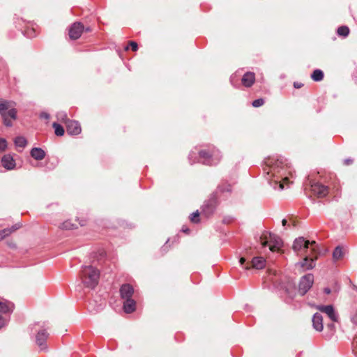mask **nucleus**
I'll return each instance as SVG.
<instances>
[{
    "label": "nucleus",
    "instance_id": "c85d7f7f",
    "mask_svg": "<svg viewBox=\"0 0 357 357\" xmlns=\"http://www.w3.org/2000/svg\"><path fill=\"white\" fill-rule=\"evenodd\" d=\"M60 228L62 229H74V225L69 221H66L60 225Z\"/></svg>",
    "mask_w": 357,
    "mask_h": 357
},
{
    "label": "nucleus",
    "instance_id": "79ce46f5",
    "mask_svg": "<svg viewBox=\"0 0 357 357\" xmlns=\"http://www.w3.org/2000/svg\"><path fill=\"white\" fill-rule=\"evenodd\" d=\"M324 293H326V294H329L331 293V289L329 288H325Z\"/></svg>",
    "mask_w": 357,
    "mask_h": 357
},
{
    "label": "nucleus",
    "instance_id": "f3484780",
    "mask_svg": "<svg viewBox=\"0 0 357 357\" xmlns=\"http://www.w3.org/2000/svg\"><path fill=\"white\" fill-rule=\"evenodd\" d=\"M255 81V75L252 72L245 73L241 79L242 84L245 87H250L254 84Z\"/></svg>",
    "mask_w": 357,
    "mask_h": 357
},
{
    "label": "nucleus",
    "instance_id": "6ab92c4d",
    "mask_svg": "<svg viewBox=\"0 0 357 357\" xmlns=\"http://www.w3.org/2000/svg\"><path fill=\"white\" fill-rule=\"evenodd\" d=\"M136 309V302L132 298L125 299L123 302V310L126 313L130 314Z\"/></svg>",
    "mask_w": 357,
    "mask_h": 357
},
{
    "label": "nucleus",
    "instance_id": "a211bd4d",
    "mask_svg": "<svg viewBox=\"0 0 357 357\" xmlns=\"http://www.w3.org/2000/svg\"><path fill=\"white\" fill-rule=\"evenodd\" d=\"M1 164L3 167L10 170L15 167V162L13 157L10 155H5L1 159Z\"/></svg>",
    "mask_w": 357,
    "mask_h": 357
},
{
    "label": "nucleus",
    "instance_id": "bb28decb",
    "mask_svg": "<svg viewBox=\"0 0 357 357\" xmlns=\"http://www.w3.org/2000/svg\"><path fill=\"white\" fill-rule=\"evenodd\" d=\"M337 33L339 36L346 37L349 33V29L346 26H342L337 29Z\"/></svg>",
    "mask_w": 357,
    "mask_h": 357
},
{
    "label": "nucleus",
    "instance_id": "dca6fc26",
    "mask_svg": "<svg viewBox=\"0 0 357 357\" xmlns=\"http://www.w3.org/2000/svg\"><path fill=\"white\" fill-rule=\"evenodd\" d=\"M312 326L313 328L319 332L323 331L324 324H323V317L321 314L317 312L312 317Z\"/></svg>",
    "mask_w": 357,
    "mask_h": 357
},
{
    "label": "nucleus",
    "instance_id": "f257e3e1",
    "mask_svg": "<svg viewBox=\"0 0 357 357\" xmlns=\"http://www.w3.org/2000/svg\"><path fill=\"white\" fill-rule=\"evenodd\" d=\"M265 171H266L267 175H270V176L275 178L273 181V183L270 181V184L273 185V188L275 189L278 185L280 190H283L284 184L281 182L280 178H282L283 181H287L288 178L284 172L282 162L278 160L274 165L268 167V169H265Z\"/></svg>",
    "mask_w": 357,
    "mask_h": 357
},
{
    "label": "nucleus",
    "instance_id": "0eeeda50",
    "mask_svg": "<svg viewBox=\"0 0 357 357\" xmlns=\"http://www.w3.org/2000/svg\"><path fill=\"white\" fill-rule=\"evenodd\" d=\"M314 282V276L312 274H307L303 276L299 282L298 284V293L303 296L309 289L312 287Z\"/></svg>",
    "mask_w": 357,
    "mask_h": 357
},
{
    "label": "nucleus",
    "instance_id": "37998d69",
    "mask_svg": "<svg viewBox=\"0 0 357 357\" xmlns=\"http://www.w3.org/2000/svg\"><path fill=\"white\" fill-rule=\"evenodd\" d=\"M221 191H225V190L223 189H221L220 190ZM225 190L228 191V192H230L231 191V188H230V186L229 185L227 189H225Z\"/></svg>",
    "mask_w": 357,
    "mask_h": 357
},
{
    "label": "nucleus",
    "instance_id": "58836bf2",
    "mask_svg": "<svg viewBox=\"0 0 357 357\" xmlns=\"http://www.w3.org/2000/svg\"><path fill=\"white\" fill-rule=\"evenodd\" d=\"M352 162H353V160L351 159H345L344 160V164L346 165H349L351 164Z\"/></svg>",
    "mask_w": 357,
    "mask_h": 357
},
{
    "label": "nucleus",
    "instance_id": "f8f14e48",
    "mask_svg": "<svg viewBox=\"0 0 357 357\" xmlns=\"http://www.w3.org/2000/svg\"><path fill=\"white\" fill-rule=\"evenodd\" d=\"M84 26L80 22L74 23L69 29V36L71 39L76 40L81 36Z\"/></svg>",
    "mask_w": 357,
    "mask_h": 357
},
{
    "label": "nucleus",
    "instance_id": "8fccbe9b",
    "mask_svg": "<svg viewBox=\"0 0 357 357\" xmlns=\"http://www.w3.org/2000/svg\"><path fill=\"white\" fill-rule=\"evenodd\" d=\"M355 289H356V290H357V287H355Z\"/></svg>",
    "mask_w": 357,
    "mask_h": 357
},
{
    "label": "nucleus",
    "instance_id": "f03ea898",
    "mask_svg": "<svg viewBox=\"0 0 357 357\" xmlns=\"http://www.w3.org/2000/svg\"><path fill=\"white\" fill-rule=\"evenodd\" d=\"M80 277L86 287L94 289L98 283L100 273L92 266H83L80 271Z\"/></svg>",
    "mask_w": 357,
    "mask_h": 357
},
{
    "label": "nucleus",
    "instance_id": "412c9836",
    "mask_svg": "<svg viewBox=\"0 0 357 357\" xmlns=\"http://www.w3.org/2000/svg\"><path fill=\"white\" fill-rule=\"evenodd\" d=\"M30 154L36 160H41L45 156V152L42 149L36 147L31 150Z\"/></svg>",
    "mask_w": 357,
    "mask_h": 357
},
{
    "label": "nucleus",
    "instance_id": "423d86ee",
    "mask_svg": "<svg viewBox=\"0 0 357 357\" xmlns=\"http://www.w3.org/2000/svg\"><path fill=\"white\" fill-rule=\"evenodd\" d=\"M261 243L263 247L268 245L272 252L279 250L283 245L282 239L274 234H264L261 237Z\"/></svg>",
    "mask_w": 357,
    "mask_h": 357
},
{
    "label": "nucleus",
    "instance_id": "2eb2a0df",
    "mask_svg": "<svg viewBox=\"0 0 357 357\" xmlns=\"http://www.w3.org/2000/svg\"><path fill=\"white\" fill-rule=\"evenodd\" d=\"M14 310V304L3 298H0V312L11 313Z\"/></svg>",
    "mask_w": 357,
    "mask_h": 357
},
{
    "label": "nucleus",
    "instance_id": "39448f33",
    "mask_svg": "<svg viewBox=\"0 0 357 357\" xmlns=\"http://www.w3.org/2000/svg\"><path fill=\"white\" fill-rule=\"evenodd\" d=\"M199 160L202 163L207 165H215L222 158L219 150L214 147L208 150H202L199 152Z\"/></svg>",
    "mask_w": 357,
    "mask_h": 357
},
{
    "label": "nucleus",
    "instance_id": "cd10ccee",
    "mask_svg": "<svg viewBox=\"0 0 357 357\" xmlns=\"http://www.w3.org/2000/svg\"><path fill=\"white\" fill-rule=\"evenodd\" d=\"M199 213L198 211H197L190 215V221L194 223H197L199 222Z\"/></svg>",
    "mask_w": 357,
    "mask_h": 357
},
{
    "label": "nucleus",
    "instance_id": "b1692460",
    "mask_svg": "<svg viewBox=\"0 0 357 357\" xmlns=\"http://www.w3.org/2000/svg\"><path fill=\"white\" fill-rule=\"evenodd\" d=\"M15 144L17 147H20V148H24L26 145V139L24 137H17L15 139Z\"/></svg>",
    "mask_w": 357,
    "mask_h": 357
},
{
    "label": "nucleus",
    "instance_id": "a18cd8bd",
    "mask_svg": "<svg viewBox=\"0 0 357 357\" xmlns=\"http://www.w3.org/2000/svg\"><path fill=\"white\" fill-rule=\"evenodd\" d=\"M354 344L355 345V347H357V337L354 338Z\"/></svg>",
    "mask_w": 357,
    "mask_h": 357
},
{
    "label": "nucleus",
    "instance_id": "1a4fd4ad",
    "mask_svg": "<svg viewBox=\"0 0 357 357\" xmlns=\"http://www.w3.org/2000/svg\"><path fill=\"white\" fill-rule=\"evenodd\" d=\"M310 186L312 193L318 197H324L328 194V187L319 182H313Z\"/></svg>",
    "mask_w": 357,
    "mask_h": 357
},
{
    "label": "nucleus",
    "instance_id": "aec40b11",
    "mask_svg": "<svg viewBox=\"0 0 357 357\" xmlns=\"http://www.w3.org/2000/svg\"><path fill=\"white\" fill-rule=\"evenodd\" d=\"M21 227V225L15 224L10 228H6L0 231V241L10 235L13 232Z\"/></svg>",
    "mask_w": 357,
    "mask_h": 357
},
{
    "label": "nucleus",
    "instance_id": "e433bc0d",
    "mask_svg": "<svg viewBox=\"0 0 357 357\" xmlns=\"http://www.w3.org/2000/svg\"><path fill=\"white\" fill-rule=\"evenodd\" d=\"M40 117L41 119H50V114L46 113V112H42L40 114Z\"/></svg>",
    "mask_w": 357,
    "mask_h": 357
},
{
    "label": "nucleus",
    "instance_id": "9d476101",
    "mask_svg": "<svg viewBox=\"0 0 357 357\" xmlns=\"http://www.w3.org/2000/svg\"><path fill=\"white\" fill-rule=\"evenodd\" d=\"M317 309L328 315L331 320L334 322L338 321V314L335 312L334 307L332 305H319Z\"/></svg>",
    "mask_w": 357,
    "mask_h": 357
},
{
    "label": "nucleus",
    "instance_id": "7ed1b4c3",
    "mask_svg": "<svg viewBox=\"0 0 357 357\" xmlns=\"http://www.w3.org/2000/svg\"><path fill=\"white\" fill-rule=\"evenodd\" d=\"M15 103L13 101H8L0 99V114L3 118V123L7 127L13 126L12 120L17 118V110L15 109Z\"/></svg>",
    "mask_w": 357,
    "mask_h": 357
},
{
    "label": "nucleus",
    "instance_id": "4be33fe9",
    "mask_svg": "<svg viewBox=\"0 0 357 357\" xmlns=\"http://www.w3.org/2000/svg\"><path fill=\"white\" fill-rule=\"evenodd\" d=\"M266 260L262 257H254L252 260V266L256 269H261L265 267Z\"/></svg>",
    "mask_w": 357,
    "mask_h": 357
},
{
    "label": "nucleus",
    "instance_id": "473e14b6",
    "mask_svg": "<svg viewBox=\"0 0 357 357\" xmlns=\"http://www.w3.org/2000/svg\"><path fill=\"white\" fill-rule=\"evenodd\" d=\"M207 209H208V210H209V212H210V213H212V212L213 211V210H214V206H213V205H212V204H211V205L209 206V204H204V205L203 211H206V210H207Z\"/></svg>",
    "mask_w": 357,
    "mask_h": 357
},
{
    "label": "nucleus",
    "instance_id": "de8ad7c7",
    "mask_svg": "<svg viewBox=\"0 0 357 357\" xmlns=\"http://www.w3.org/2000/svg\"><path fill=\"white\" fill-rule=\"evenodd\" d=\"M245 269H249V268H250V266H245Z\"/></svg>",
    "mask_w": 357,
    "mask_h": 357
},
{
    "label": "nucleus",
    "instance_id": "72a5a7b5",
    "mask_svg": "<svg viewBox=\"0 0 357 357\" xmlns=\"http://www.w3.org/2000/svg\"><path fill=\"white\" fill-rule=\"evenodd\" d=\"M8 323V320L4 319L2 316L0 315V329L6 326Z\"/></svg>",
    "mask_w": 357,
    "mask_h": 357
},
{
    "label": "nucleus",
    "instance_id": "ddd939ff",
    "mask_svg": "<svg viewBox=\"0 0 357 357\" xmlns=\"http://www.w3.org/2000/svg\"><path fill=\"white\" fill-rule=\"evenodd\" d=\"M67 132L70 135H77L81 132V126L76 121L67 120L66 123Z\"/></svg>",
    "mask_w": 357,
    "mask_h": 357
},
{
    "label": "nucleus",
    "instance_id": "9b49d317",
    "mask_svg": "<svg viewBox=\"0 0 357 357\" xmlns=\"http://www.w3.org/2000/svg\"><path fill=\"white\" fill-rule=\"evenodd\" d=\"M48 337L49 333L46 331V330H40L38 332L36 337V342L37 345L40 347V350H46V341Z\"/></svg>",
    "mask_w": 357,
    "mask_h": 357
},
{
    "label": "nucleus",
    "instance_id": "2f4dec72",
    "mask_svg": "<svg viewBox=\"0 0 357 357\" xmlns=\"http://www.w3.org/2000/svg\"><path fill=\"white\" fill-rule=\"evenodd\" d=\"M7 147V142L5 139L0 138V151H4Z\"/></svg>",
    "mask_w": 357,
    "mask_h": 357
},
{
    "label": "nucleus",
    "instance_id": "6e6552de",
    "mask_svg": "<svg viewBox=\"0 0 357 357\" xmlns=\"http://www.w3.org/2000/svg\"><path fill=\"white\" fill-rule=\"evenodd\" d=\"M317 255L312 252V255H306L302 261L296 264V266H300L304 270L312 269L315 266V261L317 259Z\"/></svg>",
    "mask_w": 357,
    "mask_h": 357
},
{
    "label": "nucleus",
    "instance_id": "09e8293b",
    "mask_svg": "<svg viewBox=\"0 0 357 357\" xmlns=\"http://www.w3.org/2000/svg\"><path fill=\"white\" fill-rule=\"evenodd\" d=\"M233 81V76L231 77V82H232Z\"/></svg>",
    "mask_w": 357,
    "mask_h": 357
},
{
    "label": "nucleus",
    "instance_id": "ea45409f",
    "mask_svg": "<svg viewBox=\"0 0 357 357\" xmlns=\"http://www.w3.org/2000/svg\"><path fill=\"white\" fill-rule=\"evenodd\" d=\"M327 327L328 328H330L331 331H334L335 330V325L333 324H328L327 325Z\"/></svg>",
    "mask_w": 357,
    "mask_h": 357
},
{
    "label": "nucleus",
    "instance_id": "c756f323",
    "mask_svg": "<svg viewBox=\"0 0 357 357\" xmlns=\"http://www.w3.org/2000/svg\"><path fill=\"white\" fill-rule=\"evenodd\" d=\"M56 116H57L58 119L65 122V123H66L67 120H69L67 117L66 113L64 112H58L56 114Z\"/></svg>",
    "mask_w": 357,
    "mask_h": 357
},
{
    "label": "nucleus",
    "instance_id": "20e7f679",
    "mask_svg": "<svg viewBox=\"0 0 357 357\" xmlns=\"http://www.w3.org/2000/svg\"><path fill=\"white\" fill-rule=\"evenodd\" d=\"M292 248L294 251L298 254L299 252H307L309 248H310L311 252L314 255L321 254L319 245L315 241H312L310 242L303 237L296 238Z\"/></svg>",
    "mask_w": 357,
    "mask_h": 357
},
{
    "label": "nucleus",
    "instance_id": "7c9ffc66",
    "mask_svg": "<svg viewBox=\"0 0 357 357\" xmlns=\"http://www.w3.org/2000/svg\"><path fill=\"white\" fill-rule=\"evenodd\" d=\"M264 104V99L262 98H258L257 100H255L252 103V105L254 107H259L260 106H262Z\"/></svg>",
    "mask_w": 357,
    "mask_h": 357
},
{
    "label": "nucleus",
    "instance_id": "4468645a",
    "mask_svg": "<svg viewBox=\"0 0 357 357\" xmlns=\"http://www.w3.org/2000/svg\"><path fill=\"white\" fill-rule=\"evenodd\" d=\"M134 294L133 287L129 284H124L120 288V295L122 299L132 298Z\"/></svg>",
    "mask_w": 357,
    "mask_h": 357
},
{
    "label": "nucleus",
    "instance_id": "a19ab883",
    "mask_svg": "<svg viewBox=\"0 0 357 357\" xmlns=\"http://www.w3.org/2000/svg\"><path fill=\"white\" fill-rule=\"evenodd\" d=\"M245 259L244 257H241L239 260V262L241 264V265H243V264L245 263Z\"/></svg>",
    "mask_w": 357,
    "mask_h": 357
},
{
    "label": "nucleus",
    "instance_id": "c9c22d12",
    "mask_svg": "<svg viewBox=\"0 0 357 357\" xmlns=\"http://www.w3.org/2000/svg\"><path fill=\"white\" fill-rule=\"evenodd\" d=\"M130 45L131 46L132 50L133 51H137V50L138 46H137V43H135V42H134V41H131V42L130 43Z\"/></svg>",
    "mask_w": 357,
    "mask_h": 357
},
{
    "label": "nucleus",
    "instance_id": "f704fd0d",
    "mask_svg": "<svg viewBox=\"0 0 357 357\" xmlns=\"http://www.w3.org/2000/svg\"><path fill=\"white\" fill-rule=\"evenodd\" d=\"M195 156H196V153L195 152L192 151L190 153V154L188 155V159H189L190 162H191V164L195 162V160H192V158H195Z\"/></svg>",
    "mask_w": 357,
    "mask_h": 357
},
{
    "label": "nucleus",
    "instance_id": "393cba45",
    "mask_svg": "<svg viewBox=\"0 0 357 357\" xmlns=\"http://www.w3.org/2000/svg\"><path fill=\"white\" fill-rule=\"evenodd\" d=\"M343 256L342 248L340 246H337L335 248L333 252V258L334 260H338L341 259Z\"/></svg>",
    "mask_w": 357,
    "mask_h": 357
},
{
    "label": "nucleus",
    "instance_id": "a878e982",
    "mask_svg": "<svg viewBox=\"0 0 357 357\" xmlns=\"http://www.w3.org/2000/svg\"><path fill=\"white\" fill-rule=\"evenodd\" d=\"M52 126L54 128V132L56 135L63 136L64 135V129L60 124L57 123H53Z\"/></svg>",
    "mask_w": 357,
    "mask_h": 357
},
{
    "label": "nucleus",
    "instance_id": "4c0bfd02",
    "mask_svg": "<svg viewBox=\"0 0 357 357\" xmlns=\"http://www.w3.org/2000/svg\"><path fill=\"white\" fill-rule=\"evenodd\" d=\"M302 86H303V84H301V83H298V82L294 83V86L296 89H300L302 87Z\"/></svg>",
    "mask_w": 357,
    "mask_h": 357
},
{
    "label": "nucleus",
    "instance_id": "49530a36",
    "mask_svg": "<svg viewBox=\"0 0 357 357\" xmlns=\"http://www.w3.org/2000/svg\"><path fill=\"white\" fill-rule=\"evenodd\" d=\"M182 231L187 233L189 231V229L188 228L183 227Z\"/></svg>",
    "mask_w": 357,
    "mask_h": 357
},
{
    "label": "nucleus",
    "instance_id": "5701e85b",
    "mask_svg": "<svg viewBox=\"0 0 357 357\" xmlns=\"http://www.w3.org/2000/svg\"><path fill=\"white\" fill-rule=\"evenodd\" d=\"M311 78L315 82L321 81L324 78V73L319 69L314 70L311 75Z\"/></svg>",
    "mask_w": 357,
    "mask_h": 357
},
{
    "label": "nucleus",
    "instance_id": "c03bdc74",
    "mask_svg": "<svg viewBox=\"0 0 357 357\" xmlns=\"http://www.w3.org/2000/svg\"><path fill=\"white\" fill-rule=\"evenodd\" d=\"M287 222V220H285V219H283L282 221V224L283 226H285Z\"/></svg>",
    "mask_w": 357,
    "mask_h": 357
}]
</instances>
